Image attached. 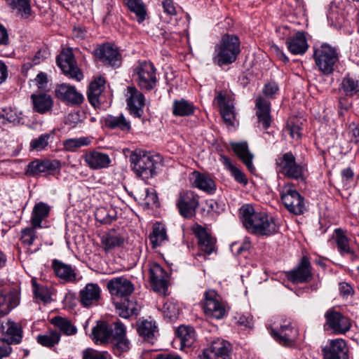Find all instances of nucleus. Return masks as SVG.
<instances>
[{
	"mask_svg": "<svg viewBox=\"0 0 359 359\" xmlns=\"http://www.w3.org/2000/svg\"><path fill=\"white\" fill-rule=\"evenodd\" d=\"M91 339L97 345L111 344L115 353L128 352L130 341L126 337V327L119 320L111 324L105 321L97 322L92 330Z\"/></svg>",
	"mask_w": 359,
	"mask_h": 359,
	"instance_id": "obj_1",
	"label": "nucleus"
},
{
	"mask_svg": "<svg viewBox=\"0 0 359 359\" xmlns=\"http://www.w3.org/2000/svg\"><path fill=\"white\" fill-rule=\"evenodd\" d=\"M243 223L245 227L255 234L269 236L276 231L273 219L263 212H256L250 204L240 208Z\"/></svg>",
	"mask_w": 359,
	"mask_h": 359,
	"instance_id": "obj_2",
	"label": "nucleus"
},
{
	"mask_svg": "<svg viewBox=\"0 0 359 359\" xmlns=\"http://www.w3.org/2000/svg\"><path fill=\"white\" fill-rule=\"evenodd\" d=\"M241 53V41L235 34H225L215 46L213 62L219 67L234 62Z\"/></svg>",
	"mask_w": 359,
	"mask_h": 359,
	"instance_id": "obj_3",
	"label": "nucleus"
},
{
	"mask_svg": "<svg viewBox=\"0 0 359 359\" xmlns=\"http://www.w3.org/2000/svg\"><path fill=\"white\" fill-rule=\"evenodd\" d=\"M130 161L132 170L136 175L146 181L156 175V168L160 161V156L140 150L130 155Z\"/></svg>",
	"mask_w": 359,
	"mask_h": 359,
	"instance_id": "obj_4",
	"label": "nucleus"
},
{
	"mask_svg": "<svg viewBox=\"0 0 359 359\" xmlns=\"http://www.w3.org/2000/svg\"><path fill=\"white\" fill-rule=\"evenodd\" d=\"M276 170L277 173L283 176L304 182V168L296 161V158L291 151L279 155L276 158Z\"/></svg>",
	"mask_w": 359,
	"mask_h": 359,
	"instance_id": "obj_5",
	"label": "nucleus"
},
{
	"mask_svg": "<svg viewBox=\"0 0 359 359\" xmlns=\"http://www.w3.org/2000/svg\"><path fill=\"white\" fill-rule=\"evenodd\" d=\"M280 197L283 205L290 212L300 215L305 212V199L297 190L294 184H284L280 191Z\"/></svg>",
	"mask_w": 359,
	"mask_h": 359,
	"instance_id": "obj_6",
	"label": "nucleus"
},
{
	"mask_svg": "<svg viewBox=\"0 0 359 359\" xmlns=\"http://www.w3.org/2000/svg\"><path fill=\"white\" fill-rule=\"evenodd\" d=\"M133 76L142 90L150 91L156 86V69L151 62H137L133 68Z\"/></svg>",
	"mask_w": 359,
	"mask_h": 359,
	"instance_id": "obj_7",
	"label": "nucleus"
},
{
	"mask_svg": "<svg viewBox=\"0 0 359 359\" xmlns=\"http://www.w3.org/2000/svg\"><path fill=\"white\" fill-rule=\"evenodd\" d=\"M204 313L207 317L222 319L227 314V305L214 290H208L201 301Z\"/></svg>",
	"mask_w": 359,
	"mask_h": 359,
	"instance_id": "obj_8",
	"label": "nucleus"
},
{
	"mask_svg": "<svg viewBox=\"0 0 359 359\" xmlns=\"http://www.w3.org/2000/svg\"><path fill=\"white\" fill-rule=\"evenodd\" d=\"M316 65L324 74H330L334 66L338 62V53L334 48L328 44H323L314 51Z\"/></svg>",
	"mask_w": 359,
	"mask_h": 359,
	"instance_id": "obj_9",
	"label": "nucleus"
},
{
	"mask_svg": "<svg viewBox=\"0 0 359 359\" xmlns=\"http://www.w3.org/2000/svg\"><path fill=\"white\" fill-rule=\"evenodd\" d=\"M326 320L325 329L331 330L334 334H341L347 332L351 326L348 318L336 311L334 308L329 309L325 313Z\"/></svg>",
	"mask_w": 359,
	"mask_h": 359,
	"instance_id": "obj_10",
	"label": "nucleus"
},
{
	"mask_svg": "<svg viewBox=\"0 0 359 359\" xmlns=\"http://www.w3.org/2000/svg\"><path fill=\"white\" fill-rule=\"evenodd\" d=\"M95 55L104 65L117 68L122 62V56L118 48L110 43H105L95 50Z\"/></svg>",
	"mask_w": 359,
	"mask_h": 359,
	"instance_id": "obj_11",
	"label": "nucleus"
},
{
	"mask_svg": "<svg viewBox=\"0 0 359 359\" xmlns=\"http://www.w3.org/2000/svg\"><path fill=\"white\" fill-rule=\"evenodd\" d=\"M20 290L18 287H0V317L8 314L18 306L20 302Z\"/></svg>",
	"mask_w": 359,
	"mask_h": 359,
	"instance_id": "obj_12",
	"label": "nucleus"
},
{
	"mask_svg": "<svg viewBox=\"0 0 359 359\" xmlns=\"http://www.w3.org/2000/svg\"><path fill=\"white\" fill-rule=\"evenodd\" d=\"M271 334L274 339L285 346H292L299 335L298 330L291 323H284L280 327H271Z\"/></svg>",
	"mask_w": 359,
	"mask_h": 359,
	"instance_id": "obj_13",
	"label": "nucleus"
},
{
	"mask_svg": "<svg viewBox=\"0 0 359 359\" xmlns=\"http://www.w3.org/2000/svg\"><path fill=\"white\" fill-rule=\"evenodd\" d=\"M311 269L309 259L304 256L299 264L294 269L287 271L285 276L288 280L294 284L308 283L312 278Z\"/></svg>",
	"mask_w": 359,
	"mask_h": 359,
	"instance_id": "obj_14",
	"label": "nucleus"
},
{
	"mask_svg": "<svg viewBox=\"0 0 359 359\" xmlns=\"http://www.w3.org/2000/svg\"><path fill=\"white\" fill-rule=\"evenodd\" d=\"M198 205V196L194 192L187 191L180 194L177 207L180 214L184 218L192 217Z\"/></svg>",
	"mask_w": 359,
	"mask_h": 359,
	"instance_id": "obj_15",
	"label": "nucleus"
},
{
	"mask_svg": "<svg viewBox=\"0 0 359 359\" xmlns=\"http://www.w3.org/2000/svg\"><path fill=\"white\" fill-rule=\"evenodd\" d=\"M149 279L152 289L163 295H166L168 287V276L158 264H153L149 269Z\"/></svg>",
	"mask_w": 359,
	"mask_h": 359,
	"instance_id": "obj_16",
	"label": "nucleus"
},
{
	"mask_svg": "<svg viewBox=\"0 0 359 359\" xmlns=\"http://www.w3.org/2000/svg\"><path fill=\"white\" fill-rule=\"evenodd\" d=\"M57 63L62 72L70 78L77 81H80L83 79V74L77 67L72 52L68 51L60 54L57 57Z\"/></svg>",
	"mask_w": 359,
	"mask_h": 359,
	"instance_id": "obj_17",
	"label": "nucleus"
},
{
	"mask_svg": "<svg viewBox=\"0 0 359 359\" xmlns=\"http://www.w3.org/2000/svg\"><path fill=\"white\" fill-rule=\"evenodd\" d=\"M107 287L111 296L121 299L130 296L135 290L132 282L123 276L109 280L107 283Z\"/></svg>",
	"mask_w": 359,
	"mask_h": 359,
	"instance_id": "obj_18",
	"label": "nucleus"
},
{
	"mask_svg": "<svg viewBox=\"0 0 359 359\" xmlns=\"http://www.w3.org/2000/svg\"><path fill=\"white\" fill-rule=\"evenodd\" d=\"M55 95L60 100L70 105H80L84 100L83 95L74 86L66 83L56 86Z\"/></svg>",
	"mask_w": 359,
	"mask_h": 359,
	"instance_id": "obj_19",
	"label": "nucleus"
},
{
	"mask_svg": "<svg viewBox=\"0 0 359 359\" xmlns=\"http://www.w3.org/2000/svg\"><path fill=\"white\" fill-rule=\"evenodd\" d=\"M323 359H348V347L345 340L336 339L329 341L322 348Z\"/></svg>",
	"mask_w": 359,
	"mask_h": 359,
	"instance_id": "obj_20",
	"label": "nucleus"
},
{
	"mask_svg": "<svg viewBox=\"0 0 359 359\" xmlns=\"http://www.w3.org/2000/svg\"><path fill=\"white\" fill-rule=\"evenodd\" d=\"M127 106L130 113L135 117L140 118L144 113L145 105L144 96L135 87L129 86L127 88Z\"/></svg>",
	"mask_w": 359,
	"mask_h": 359,
	"instance_id": "obj_21",
	"label": "nucleus"
},
{
	"mask_svg": "<svg viewBox=\"0 0 359 359\" xmlns=\"http://www.w3.org/2000/svg\"><path fill=\"white\" fill-rule=\"evenodd\" d=\"M60 168V162L57 160L36 159L30 162L26 169V175L36 177L44 172H50Z\"/></svg>",
	"mask_w": 359,
	"mask_h": 359,
	"instance_id": "obj_22",
	"label": "nucleus"
},
{
	"mask_svg": "<svg viewBox=\"0 0 359 359\" xmlns=\"http://www.w3.org/2000/svg\"><path fill=\"white\" fill-rule=\"evenodd\" d=\"M101 299V288L97 283H88L79 292V301L84 308L97 306Z\"/></svg>",
	"mask_w": 359,
	"mask_h": 359,
	"instance_id": "obj_23",
	"label": "nucleus"
},
{
	"mask_svg": "<svg viewBox=\"0 0 359 359\" xmlns=\"http://www.w3.org/2000/svg\"><path fill=\"white\" fill-rule=\"evenodd\" d=\"M217 95L215 100L217 101V105L220 109L224 121L229 125L233 124L235 118L234 106L231 97L226 92H217Z\"/></svg>",
	"mask_w": 359,
	"mask_h": 359,
	"instance_id": "obj_24",
	"label": "nucleus"
},
{
	"mask_svg": "<svg viewBox=\"0 0 359 359\" xmlns=\"http://www.w3.org/2000/svg\"><path fill=\"white\" fill-rule=\"evenodd\" d=\"M137 332L145 341L153 344L158 334L156 322L151 317L140 318L137 323Z\"/></svg>",
	"mask_w": 359,
	"mask_h": 359,
	"instance_id": "obj_25",
	"label": "nucleus"
},
{
	"mask_svg": "<svg viewBox=\"0 0 359 359\" xmlns=\"http://www.w3.org/2000/svg\"><path fill=\"white\" fill-rule=\"evenodd\" d=\"M231 350V346L228 341L217 339L203 351V355L209 359H231L229 356Z\"/></svg>",
	"mask_w": 359,
	"mask_h": 359,
	"instance_id": "obj_26",
	"label": "nucleus"
},
{
	"mask_svg": "<svg viewBox=\"0 0 359 359\" xmlns=\"http://www.w3.org/2000/svg\"><path fill=\"white\" fill-rule=\"evenodd\" d=\"M192 231L198 238L201 250L210 255L215 249L216 240L207 231L206 229L198 224L192 226Z\"/></svg>",
	"mask_w": 359,
	"mask_h": 359,
	"instance_id": "obj_27",
	"label": "nucleus"
},
{
	"mask_svg": "<svg viewBox=\"0 0 359 359\" xmlns=\"http://www.w3.org/2000/svg\"><path fill=\"white\" fill-rule=\"evenodd\" d=\"M52 267L56 276L64 283H76L79 280L76 269L70 264L53 259Z\"/></svg>",
	"mask_w": 359,
	"mask_h": 359,
	"instance_id": "obj_28",
	"label": "nucleus"
},
{
	"mask_svg": "<svg viewBox=\"0 0 359 359\" xmlns=\"http://www.w3.org/2000/svg\"><path fill=\"white\" fill-rule=\"evenodd\" d=\"M84 161L92 170L107 168L111 162L108 154L98 151H91L83 155Z\"/></svg>",
	"mask_w": 359,
	"mask_h": 359,
	"instance_id": "obj_29",
	"label": "nucleus"
},
{
	"mask_svg": "<svg viewBox=\"0 0 359 359\" xmlns=\"http://www.w3.org/2000/svg\"><path fill=\"white\" fill-rule=\"evenodd\" d=\"M118 315L124 318L132 316H137L141 309V306L137 303L135 298L131 296L123 297L121 302L115 304Z\"/></svg>",
	"mask_w": 359,
	"mask_h": 359,
	"instance_id": "obj_30",
	"label": "nucleus"
},
{
	"mask_svg": "<svg viewBox=\"0 0 359 359\" xmlns=\"http://www.w3.org/2000/svg\"><path fill=\"white\" fill-rule=\"evenodd\" d=\"M255 106L257 108L256 115L259 123L264 129L269 128L271 123L270 102L267 99L259 96L256 99Z\"/></svg>",
	"mask_w": 359,
	"mask_h": 359,
	"instance_id": "obj_31",
	"label": "nucleus"
},
{
	"mask_svg": "<svg viewBox=\"0 0 359 359\" xmlns=\"http://www.w3.org/2000/svg\"><path fill=\"white\" fill-rule=\"evenodd\" d=\"M105 88V79L98 77L92 81L88 87L87 95L89 102L95 107L98 108L102 102V93Z\"/></svg>",
	"mask_w": 359,
	"mask_h": 359,
	"instance_id": "obj_32",
	"label": "nucleus"
},
{
	"mask_svg": "<svg viewBox=\"0 0 359 359\" xmlns=\"http://www.w3.org/2000/svg\"><path fill=\"white\" fill-rule=\"evenodd\" d=\"M0 330L3 335L10 343L19 344L22 340V330L19 324L7 320L1 323Z\"/></svg>",
	"mask_w": 359,
	"mask_h": 359,
	"instance_id": "obj_33",
	"label": "nucleus"
},
{
	"mask_svg": "<svg viewBox=\"0 0 359 359\" xmlns=\"http://www.w3.org/2000/svg\"><path fill=\"white\" fill-rule=\"evenodd\" d=\"M288 50L293 55H303L309 48L306 37L303 32L287 38L285 41Z\"/></svg>",
	"mask_w": 359,
	"mask_h": 359,
	"instance_id": "obj_34",
	"label": "nucleus"
},
{
	"mask_svg": "<svg viewBox=\"0 0 359 359\" xmlns=\"http://www.w3.org/2000/svg\"><path fill=\"white\" fill-rule=\"evenodd\" d=\"M231 147L237 156L243 162L248 169L253 172L255 168L252 163L253 154L250 151L248 142H231Z\"/></svg>",
	"mask_w": 359,
	"mask_h": 359,
	"instance_id": "obj_35",
	"label": "nucleus"
},
{
	"mask_svg": "<svg viewBox=\"0 0 359 359\" xmlns=\"http://www.w3.org/2000/svg\"><path fill=\"white\" fill-rule=\"evenodd\" d=\"M339 90L346 97H353L359 93V76L347 73L341 78Z\"/></svg>",
	"mask_w": 359,
	"mask_h": 359,
	"instance_id": "obj_36",
	"label": "nucleus"
},
{
	"mask_svg": "<svg viewBox=\"0 0 359 359\" xmlns=\"http://www.w3.org/2000/svg\"><path fill=\"white\" fill-rule=\"evenodd\" d=\"M149 239L154 249L165 244L168 241V236L165 226L158 222L155 223L149 236Z\"/></svg>",
	"mask_w": 359,
	"mask_h": 359,
	"instance_id": "obj_37",
	"label": "nucleus"
},
{
	"mask_svg": "<svg viewBox=\"0 0 359 359\" xmlns=\"http://www.w3.org/2000/svg\"><path fill=\"white\" fill-rule=\"evenodd\" d=\"M193 184L195 187L211 194L216 190V185L212 179L205 174L194 171L193 173Z\"/></svg>",
	"mask_w": 359,
	"mask_h": 359,
	"instance_id": "obj_38",
	"label": "nucleus"
},
{
	"mask_svg": "<svg viewBox=\"0 0 359 359\" xmlns=\"http://www.w3.org/2000/svg\"><path fill=\"white\" fill-rule=\"evenodd\" d=\"M104 125L110 129H118L124 133H129L131 130L130 122L121 114L117 116L107 115L104 118Z\"/></svg>",
	"mask_w": 359,
	"mask_h": 359,
	"instance_id": "obj_39",
	"label": "nucleus"
},
{
	"mask_svg": "<svg viewBox=\"0 0 359 359\" xmlns=\"http://www.w3.org/2000/svg\"><path fill=\"white\" fill-rule=\"evenodd\" d=\"M34 110L39 114H45L52 109L53 101L50 95L41 93L39 95H32L31 96Z\"/></svg>",
	"mask_w": 359,
	"mask_h": 359,
	"instance_id": "obj_40",
	"label": "nucleus"
},
{
	"mask_svg": "<svg viewBox=\"0 0 359 359\" xmlns=\"http://www.w3.org/2000/svg\"><path fill=\"white\" fill-rule=\"evenodd\" d=\"M177 339L180 343V348L191 347L195 341V332L192 327L181 325L176 332Z\"/></svg>",
	"mask_w": 359,
	"mask_h": 359,
	"instance_id": "obj_41",
	"label": "nucleus"
},
{
	"mask_svg": "<svg viewBox=\"0 0 359 359\" xmlns=\"http://www.w3.org/2000/svg\"><path fill=\"white\" fill-rule=\"evenodd\" d=\"M50 206L43 202L35 204L32 213V225L34 228H41L42 221L48 217Z\"/></svg>",
	"mask_w": 359,
	"mask_h": 359,
	"instance_id": "obj_42",
	"label": "nucleus"
},
{
	"mask_svg": "<svg viewBox=\"0 0 359 359\" xmlns=\"http://www.w3.org/2000/svg\"><path fill=\"white\" fill-rule=\"evenodd\" d=\"M194 104L184 98L173 101L172 112L175 116H189L194 114Z\"/></svg>",
	"mask_w": 359,
	"mask_h": 359,
	"instance_id": "obj_43",
	"label": "nucleus"
},
{
	"mask_svg": "<svg viewBox=\"0 0 359 359\" xmlns=\"http://www.w3.org/2000/svg\"><path fill=\"white\" fill-rule=\"evenodd\" d=\"M51 324L66 335H74L77 332L76 327L67 318L55 316L50 320Z\"/></svg>",
	"mask_w": 359,
	"mask_h": 359,
	"instance_id": "obj_44",
	"label": "nucleus"
},
{
	"mask_svg": "<svg viewBox=\"0 0 359 359\" xmlns=\"http://www.w3.org/2000/svg\"><path fill=\"white\" fill-rule=\"evenodd\" d=\"M53 133H43L34 138L29 143L30 151H41L47 149L50 142L53 141Z\"/></svg>",
	"mask_w": 359,
	"mask_h": 359,
	"instance_id": "obj_45",
	"label": "nucleus"
},
{
	"mask_svg": "<svg viewBox=\"0 0 359 359\" xmlns=\"http://www.w3.org/2000/svg\"><path fill=\"white\" fill-rule=\"evenodd\" d=\"M95 216L97 221L104 224H110L117 219L116 211L112 208H99L96 210Z\"/></svg>",
	"mask_w": 359,
	"mask_h": 359,
	"instance_id": "obj_46",
	"label": "nucleus"
},
{
	"mask_svg": "<svg viewBox=\"0 0 359 359\" xmlns=\"http://www.w3.org/2000/svg\"><path fill=\"white\" fill-rule=\"evenodd\" d=\"M37 342L43 346L52 348L57 344L60 340V334L56 330L47 332L44 334H39L36 338Z\"/></svg>",
	"mask_w": 359,
	"mask_h": 359,
	"instance_id": "obj_47",
	"label": "nucleus"
},
{
	"mask_svg": "<svg viewBox=\"0 0 359 359\" xmlns=\"http://www.w3.org/2000/svg\"><path fill=\"white\" fill-rule=\"evenodd\" d=\"M334 236L338 250L341 255L353 253V251L349 246L348 239L342 229H336L334 230Z\"/></svg>",
	"mask_w": 359,
	"mask_h": 359,
	"instance_id": "obj_48",
	"label": "nucleus"
},
{
	"mask_svg": "<svg viewBox=\"0 0 359 359\" xmlns=\"http://www.w3.org/2000/svg\"><path fill=\"white\" fill-rule=\"evenodd\" d=\"M31 282L33 293L36 299L45 303L50 301V292L48 287L37 283L35 278H32Z\"/></svg>",
	"mask_w": 359,
	"mask_h": 359,
	"instance_id": "obj_49",
	"label": "nucleus"
},
{
	"mask_svg": "<svg viewBox=\"0 0 359 359\" xmlns=\"http://www.w3.org/2000/svg\"><path fill=\"white\" fill-rule=\"evenodd\" d=\"M222 158L223 159L224 164L225 165L226 168L230 171L231 176L234 178V180L238 182L243 186H245L248 180L246 177V175L245 173L241 171L238 168L233 165L230 159L226 156H222Z\"/></svg>",
	"mask_w": 359,
	"mask_h": 359,
	"instance_id": "obj_50",
	"label": "nucleus"
},
{
	"mask_svg": "<svg viewBox=\"0 0 359 359\" xmlns=\"http://www.w3.org/2000/svg\"><path fill=\"white\" fill-rule=\"evenodd\" d=\"M90 143V140L86 137L79 138H69L63 142L64 149L67 151L74 152L76 149L88 146Z\"/></svg>",
	"mask_w": 359,
	"mask_h": 359,
	"instance_id": "obj_51",
	"label": "nucleus"
},
{
	"mask_svg": "<svg viewBox=\"0 0 359 359\" xmlns=\"http://www.w3.org/2000/svg\"><path fill=\"white\" fill-rule=\"evenodd\" d=\"M130 11L135 13L137 21L142 22L145 20L146 9L141 0H123Z\"/></svg>",
	"mask_w": 359,
	"mask_h": 359,
	"instance_id": "obj_52",
	"label": "nucleus"
},
{
	"mask_svg": "<svg viewBox=\"0 0 359 359\" xmlns=\"http://www.w3.org/2000/svg\"><path fill=\"white\" fill-rule=\"evenodd\" d=\"M6 2L13 8L17 9L22 17L27 18L31 13L29 0H6Z\"/></svg>",
	"mask_w": 359,
	"mask_h": 359,
	"instance_id": "obj_53",
	"label": "nucleus"
},
{
	"mask_svg": "<svg viewBox=\"0 0 359 359\" xmlns=\"http://www.w3.org/2000/svg\"><path fill=\"white\" fill-rule=\"evenodd\" d=\"M301 123L298 120L291 119L287 123V126L284 129V132L290 135L292 139L299 140L302 137Z\"/></svg>",
	"mask_w": 359,
	"mask_h": 359,
	"instance_id": "obj_54",
	"label": "nucleus"
},
{
	"mask_svg": "<svg viewBox=\"0 0 359 359\" xmlns=\"http://www.w3.org/2000/svg\"><path fill=\"white\" fill-rule=\"evenodd\" d=\"M123 243V238L114 233H108L102 238V243L106 250H110L121 246Z\"/></svg>",
	"mask_w": 359,
	"mask_h": 359,
	"instance_id": "obj_55",
	"label": "nucleus"
},
{
	"mask_svg": "<svg viewBox=\"0 0 359 359\" xmlns=\"http://www.w3.org/2000/svg\"><path fill=\"white\" fill-rule=\"evenodd\" d=\"M151 35L154 41L159 43H164L174 38L173 34L165 28L155 27L151 30Z\"/></svg>",
	"mask_w": 359,
	"mask_h": 359,
	"instance_id": "obj_56",
	"label": "nucleus"
},
{
	"mask_svg": "<svg viewBox=\"0 0 359 359\" xmlns=\"http://www.w3.org/2000/svg\"><path fill=\"white\" fill-rule=\"evenodd\" d=\"M32 226V227H27L22 230L20 240L25 245L30 246L33 244L36 238V232Z\"/></svg>",
	"mask_w": 359,
	"mask_h": 359,
	"instance_id": "obj_57",
	"label": "nucleus"
},
{
	"mask_svg": "<svg viewBox=\"0 0 359 359\" xmlns=\"http://www.w3.org/2000/svg\"><path fill=\"white\" fill-rule=\"evenodd\" d=\"M163 313L165 318L170 320L177 318L179 315V310L172 302H166L163 306Z\"/></svg>",
	"mask_w": 359,
	"mask_h": 359,
	"instance_id": "obj_58",
	"label": "nucleus"
},
{
	"mask_svg": "<svg viewBox=\"0 0 359 359\" xmlns=\"http://www.w3.org/2000/svg\"><path fill=\"white\" fill-rule=\"evenodd\" d=\"M339 294L344 299L353 296L355 291L353 287L346 282H341L339 284Z\"/></svg>",
	"mask_w": 359,
	"mask_h": 359,
	"instance_id": "obj_59",
	"label": "nucleus"
},
{
	"mask_svg": "<svg viewBox=\"0 0 359 359\" xmlns=\"http://www.w3.org/2000/svg\"><path fill=\"white\" fill-rule=\"evenodd\" d=\"M11 344H12V343H10L6 339H0V359H3L4 358H6L10 355L12 352Z\"/></svg>",
	"mask_w": 359,
	"mask_h": 359,
	"instance_id": "obj_60",
	"label": "nucleus"
},
{
	"mask_svg": "<svg viewBox=\"0 0 359 359\" xmlns=\"http://www.w3.org/2000/svg\"><path fill=\"white\" fill-rule=\"evenodd\" d=\"M235 319L238 325L244 327L252 328L253 326V320L250 315H238Z\"/></svg>",
	"mask_w": 359,
	"mask_h": 359,
	"instance_id": "obj_61",
	"label": "nucleus"
},
{
	"mask_svg": "<svg viewBox=\"0 0 359 359\" xmlns=\"http://www.w3.org/2000/svg\"><path fill=\"white\" fill-rule=\"evenodd\" d=\"M83 359H107V357L104 353L87 349L83 351Z\"/></svg>",
	"mask_w": 359,
	"mask_h": 359,
	"instance_id": "obj_62",
	"label": "nucleus"
},
{
	"mask_svg": "<svg viewBox=\"0 0 359 359\" xmlns=\"http://www.w3.org/2000/svg\"><path fill=\"white\" fill-rule=\"evenodd\" d=\"M278 90V86L275 82H269L265 84L262 92L266 97L271 98L276 93Z\"/></svg>",
	"mask_w": 359,
	"mask_h": 359,
	"instance_id": "obj_63",
	"label": "nucleus"
},
{
	"mask_svg": "<svg viewBox=\"0 0 359 359\" xmlns=\"http://www.w3.org/2000/svg\"><path fill=\"white\" fill-rule=\"evenodd\" d=\"M50 55L49 50L47 48L39 49L35 54L32 62L34 65H38L45 59L48 58Z\"/></svg>",
	"mask_w": 359,
	"mask_h": 359,
	"instance_id": "obj_64",
	"label": "nucleus"
}]
</instances>
